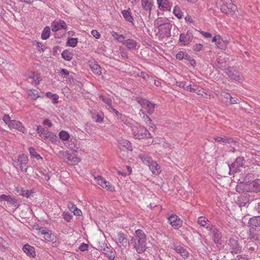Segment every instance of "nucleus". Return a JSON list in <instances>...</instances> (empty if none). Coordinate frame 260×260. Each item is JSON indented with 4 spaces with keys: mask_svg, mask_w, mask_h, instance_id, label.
<instances>
[{
    "mask_svg": "<svg viewBox=\"0 0 260 260\" xmlns=\"http://www.w3.org/2000/svg\"><path fill=\"white\" fill-rule=\"evenodd\" d=\"M129 243L135 248L138 253H142L146 249V235L142 230H137L135 236L132 237Z\"/></svg>",
    "mask_w": 260,
    "mask_h": 260,
    "instance_id": "nucleus-1",
    "label": "nucleus"
},
{
    "mask_svg": "<svg viewBox=\"0 0 260 260\" xmlns=\"http://www.w3.org/2000/svg\"><path fill=\"white\" fill-rule=\"evenodd\" d=\"M226 250L232 254H238L241 251L242 247L238 242V238H230L225 244Z\"/></svg>",
    "mask_w": 260,
    "mask_h": 260,
    "instance_id": "nucleus-2",
    "label": "nucleus"
},
{
    "mask_svg": "<svg viewBox=\"0 0 260 260\" xmlns=\"http://www.w3.org/2000/svg\"><path fill=\"white\" fill-rule=\"evenodd\" d=\"M225 73L231 79L239 83H242L244 80V77L237 71L235 67L229 66Z\"/></svg>",
    "mask_w": 260,
    "mask_h": 260,
    "instance_id": "nucleus-3",
    "label": "nucleus"
},
{
    "mask_svg": "<svg viewBox=\"0 0 260 260\" xmlns=\"http://www.w3.org/2000/svg\"><path fill=\"white\" fill-rule=\"evenodd\" d=\"M137 102L144 109L147 110L148 114L151 115L154 112L155 104L145 99L137 97Z\"/></svg>",
    "mask_w": 260,
    "mask_h": 260,
    "instance_id": "nucleus-4",
    "label": "nucleus"
},
{
    "mask_svg": "<svg viewBox=\"0 0 260 260\" xmlns=\"http://www.w3.org/2000/svg\"><path fill=\"white\" fill-rule=\"evenodd\" d=\"M132 133L134 137L138 139L151 137V134L143 126H140L139 127H134L132 128Z\"/></svg>",
    "mask_w": 260,
    "mask_h": 260,
    "instance_id": "nucleus-5",
    "label": "nucleus"
},
{
    "mask_svg": "<svg viewBox=\"0 0 260 260\" xmlns=\"http://www.w3.org/2000/svg\"><path fill=\"white\" fill-rule=\"evenodd\" d=\"M243 189L247 192H257L260 191V180H256L251 182L243 184Z\"/></svg>",
    "mask_w": 260,
    "mask_h": 260,
    "instance_id": "nucleus-6",
    "label": "nucleus"
},
{
    "mask_svg": "<svg viewBox=\"0 0 260 260\" xmlns=\"http://www.w3.org/2000/svg\"><path fill=\"white\" fill-rule=\"evenodd\" d=\"M28 161L27 156L22 154L19 156L17 160L14 161L13 165L15 167H19L22 171L26 172L27 170Z\"/></svg>",
    "mask_w": 260,
    "mask_h": 260,
    "instance_id": "nucleus-7",
    "label": "nucleus"
},
{
    "mask_svg": "<svg viewBox=\"0 0 260 260\" xmlns=\"http://www.w3.org/2000/svg\"><path fill=\"white\" fill-rule=\"evenodd\" d=\"M64 160L70 165H75L79 163L81 159L79 157H74L67 151L60 152Z\"/></svg>",
    "mask_w": 260,
    "mask_h": 260,
    "instance_id": "nucleus-8",
    "label": "nucleus"
},
{
    "mask_svg": "<svg viewBox=\"0 0 260 260\" xmlns=\"http://www.w3.org/2000/svg\"><path fill=\"white\" fill-rule=\"evenodd\" d=\"M94 179L96 181V183L103 188L111 191L114 190V187L110 182L106 181L102 176H94Z\"/></svg>",
    "mask_w": 260,
    "mask_h": 260,
    "instance_id": "nucleus-9",
    "label": "nucleus"
},
{
    "mask_svg": "<svg viewBox=\"0 0 260 260\" xmlns=\"http://www.w3.org/2000/svg\"><path fill=\"white\" fill-rule=\"evenodd\" d=\"M244 159L243 157H238L236 158L235 161L232 164L231 166L228 165L229 169L230 170L229 174H231V172H236L238 170L239 168L242 167L244 165Z\"/></svg>",
    "mask_w": 260,
    "mask_h": 260,
    "instance_id": "nucleus-10",
    "label": "nucleus"
},
{
    "mask_svg": "<svg viewBox=\"0 0 260 260\" xmlns=\"http://www.w3.org/2000/svg\"><path fill=\"white\" fill-rule=\"evenodd\" d=\"M172 25L169 22H164V24L158 28L160 36L162 37H169L171 36Z\"/></svg>",
    "mask_w": 260,
    "mask_h": 260,
    "instance_id": "nucleus-11",
    "label": "nucleus"
},
{
    "mask_svg": "<svg viewBox=\"0 0 260 260\" xmlns=\"http://www.w3.org/2000/svg\"><path fill=\"white\" fill-rule=\"evenodd\" d=\"M220 10L222 13L227 15L233 16L237 10V7L232 2L226 6H221Z\"/></svg>",
    "mask_w": 260,
    "mask_h": 260,
    "instance_id": "nucleus-12",
    "label": "nucleus"
},
{
    "mask_svg": "<svg viewBox=\"0 0 260 260\" xmlns=\"http://www.w3.org/2000/svg\"><path fill=\"white\" fill-rule=\"evenodd\" d=\"M67 28V26L66 22L62 20H55L51 24V30L55 32L61 29H66Z\"/></svg>",
    "mask_w": 260,
    "mask_h": 260,
    "instance_id": "nucleus-13",
    "label": "nucleus"
},
{
    "mask_svg": "<svg viewBox=\"0 0 260 260\" xmlns=\"http://www.w3.org/2000/svg\"><path fill=\"white\" fill-rule=\"evenodd\" d=\"M209 230L211 231V233L212 234V237L214 242L217 244L218 246L221 245L222 243L220 240L221 238V234L219 231L216 229L213 228V226H212L211 229H209Z\"/></svg>",
    "mask_w": 260,
    "mask_h": 260,
    "instance_id": "nucleus-14",
    "label": "nucleus"
},
{
    "mask_svg": "<svg viewBox=\"0 0 260 260\" xmlns=\"http://www.w3.org/2000/svg\"><path fill=\"white\" fill-rule=\"evenodd\" d=\"M170 223L175 229H178L181 226L182 221L176 215L172 214L168 218Z\"/></svg>",
    "mask_w": 260,
    "mask_h": 260,
    "instance_id": "nucleus-15",
    "label": "nucleus"
},
{
    "mask_svg": "<svg viewBox=\"0 0 260 260\" xmlns=\"http://www.w3.org/2000/svg\"><path fill=\"white\" fill-rule=\"evenodd\" d=\"M8 126L10 128L16 129L22 133H24L25 131V128L23 126L21 122L15 120H12V121H11V123L9 124Z\"/></svg>",
    "mask_w": 260,
    "mask_h": 260,
    "instance_id": "nucleus-16",
    "label": "nucleus"
},
{
    "mask_svg": "<svg viewBox=\"0 0 260 260\" xmlns=\"http://www.w3.org/2000/svg\"><path fill=\"white\" fill-rule=\"evenodd\" d=\"M192 36L188 31L186 34H181L180 36L179 41L184 45L189 44L192 41Z\"/></svg>",
    "mask_w": 260,
    "mask_h": 260,
    "instance_id": "nucleus-17",
    "label": "nucleus"
},
{
    "mask_svg": "<svg viewBox=\"0 0 260 260\" xmlns=\"http://www.w3.org/2000/svg\"><path fill=\"white\" fill-rule=\"evenodd\" d=\"M217 67L220 69V70L225 71L227 68L229 67V64L227 61L225 60V59L220 57L217 60V62L216 64Z\"/></svg>",
    "mask_w": 260,
    "mask_h": 260,
    "instance_id": "nucleus-18",
    "label": "nucleus"
},
{
    "mask_svg": "<svg viewBox=\"0 0 260 260\" xmlns=\"http://www.w3.org/2000/svg\"><path fill=\"white\" fill-rule=\"evenodd\" d=\"M24 252L27 255L34 257L36 256V252L34 247L30 246L29 245L26 244L23 247Z\"/></svg>",
    "mask_w": 260,
    "mask_h": 260,
    "instance_id": "nucleus-19",
    "label": "nucleus"
},
{
    "mask_svg": "<svg viewBox=\"0 0 260 260\" xmlns=\"http://www.w3.org/2000/svg\"><path fill=\"white\" fill-rule=\"evenodd\" d=\"M248 223L252 229L260 228V216L251 218L248 221Z\"/></svg>",
    "mask_w": 260,
    "mask_h": 260,
    "instance_id": "nucleus-20",
    "label": "nucleus"
},
{
    "mask_svg": "<svg viewBox=\"0 0 260 260\" xmlns=\"http://www.w3.org/2000/svg\"><path fill=\"white\" fill-rule=\"evenodd\" d=\"M117 241L124 247H125L128 243L126 236L122 232H119L117 234Z\"/></svg>",
    "mask_w": 260,
    "mask_h": 260,
    "instance_id": "nucleus-21",
    "label": "nucleus"
},
{
    "mask_svg": "<svg viewBox=\"0 0 260 260\" xmlns=\"http://www.w3.org/2000/svg\"><path fill=\"white\" fill-rule=\"evenodd\" d=\"M198 223L201 226L206 227L208 230L211 229V228L212 226L209 220L203 216L198 218Z\"/></svg>",
    "mask_w": 260,
    "mask_h": 260,
    "instance_id": "nucleus-22",
    "label": "nucleus"
},
{
    "mask_svg": "<svg viewBox=\"0 0 260 260\" xmlns=\"http://www.w3.org/2000/svg\"><path fill=\"white\" fill-rule=\"evenodd\" d=\"M148 167L154 174H158L160 172V167L156 161L153 160Z\"/></svg>",
    "mask_w": 260,
    "mask_h": 260,
    "instance_id": "nucleus-23",
    "label": "nucleus"
},
{
    "mask_svg": "<svg viewBox=\"0 0 260 260\" xmlns=\"http://www.w3.org/2000/svg\"><path fill=\"white\" fill-rule=\"evenodd\" d=\"M175 250L178 253L180 254V255L184 258H187L188 257L189 253L187 251V250L184 249L183 247L178 246L174 247Z\"/></svg>",
    "mask_w": 260,
    "mask_h": 260,
    "instance_id": "nucleus-24",
    "label": "nucleus"
},
{
    "mask_svg": "<svg viewBox=\"0 0 260 260\" xmlns=\"http://www.w3.org/2000/svg\"><path fill=\"white\" fill-rule=\"evenodd\" d=\"M41 138L46 141H51L55 139L56 136L51 132L46 131L43 134H41Z\"/></svg>",
    "mask_w": 260,
    "mask_h": 260,
    "instance_id": "nucleus-25",
    "label": "nucleus"
},
{
    "mask_svg": "<svg viewBox=\"0 0 260 260\" xmlns=\"http://www.w3.org/2000/svg\"><path fill=\"white\" fill-rule=\"evenodd\" d=\"M137 42L133 40V39H127L124 42V45L126 46V47L128 49H136L137 46Z\"/></svg>",
    "mask_w": 260,
    "mask_h": 260,
    "instance_id": "nucleus-26",
    "label": "nucleus"
},
{
    "mask_svg": "<svg viewBox=\"0 0 260 260\" xmlns=\"http://www.w3.org/2000/svg\"><path fill=\"white\" fill-rule=\"evenodd\" d=\"M103 253L106 255L109 260H114L115 254L110 248L108 247L103 250Z\"/></svg>",
    "mask_w": 260,
    "mask_h": 260,
    "instance_id": "nucleus-27",
    "label": "nucleus"
},
{
    "mask_svg": "<svg viewBox=\"0 0 260 260\" xmlns=\"http://www.w3.org/2000/svg\"><path fill=\"white\" fill-rule=\"evenodd\" d=\"M139 157L141 159L144 164L147 165L148 166L153 161L152 158L148 155L146 154H140L139 155Z\"/></svg>",
    "mask_w": 260,
    "mask_h": 260,
    "instance_id": "nucleus-28",
    "label": "nucleus"
},
{
    "mask_svg": "<svg viewBox=\"0 0 260 260\" xmlns=\"http://www.w3.org/2000/svg\"><path fill=\"white\" fill-rule=\"evenodd\" d=\"M28 80L30 83H34L36 85L38 84L40 82L38 75L34 73H31L28 75Z\"/></svg>",
    "mask_w": 260,
    "mask_h": 260,
    "instance_id": "nucleus-29",
    "label": "nucleus"
},
{
    "mask_svg": "<svg viewBox=\"0 0 260 260\" xmlns=\"http://www.w3.org/2000/svg\"><path fill=\"white\" fill-rule=\"evenodd\" d=\"M141 2L143 9L145 11H149L150 13L152 6L151 0H142Z\"/></svg>",
    "mask_w": 260,
    "mask_h": 260,
    "instance_id": "nucleus-30",
    "label": "nucleus"
},
{
    "mask_svg": "<svg viewBox=\"0 0 260 260\" xmlns=\"http://www.w3.org/2000/svg\"><path fill=\"white\" fill-rule=\"evenodd\" d=\"M190 91L195 92L198 95H203L204 90L203 88L199 87L198 85L193 84L192 87H190Z\"/></svg>",
    "mask_w": 260,
    "mask_h": 260,
    "instance_id": "nucleus-31",
    "label": "nucleus"
},
{
    "mask_svg": "<svg viewBox=\"0 0 260 260\" xmlns=\"http://www.w3.org/2000/svg\"><path fill=\"white\" fill-rule=\"evenodd\" d=\"M68 148L74 152H78L80 147L79 144L75 143V141H70L68 144Z\"/></svg>",
    "mask_w": 260,
    "mask_h": 260,
    "instance_id": "nucleus-32",
    "label": "nucleus"
},
{
    "mask_svg": "<svg viewBox=\"0 0 260 260\" xmlns=\"http://www.w3.org/2000/svg\"><path fill=\"white\" fill-rule=\"evenodd\" d=\"M122 14L124 19L130 22H133V18L132 17L131 13L128 10H123L122 11Z\"/></svg>",
    "mask_w": 260,
    "mask_h": 260,
    "instance_id": "nucleus-33",
    "label": "nucleus"
},
{
    "mask_svg": "<svg viewBox=\"0 0 260 260\" xmlns=\"http://www.w3.org/2000/svg\"><path fill=\"white\" fill-rule=\"evenodd\" d=\"M50 34V28L49 26H46L44 28L42 34V38L43 40H46L49 38Z\"/></svg>",
    "mask_w": 260,
    "mask_h": 260,
    "instance_id": "nucleus-34",
    "label": "nucleus"
},
{
    "mask_svg": "<svg viewBox=\"0 0 260 260\" xmlns=\"http://www.w3.org/2000/svg\"><path fill=\"white\" fill-rule=\"evenodd\" d=\"M62 57L66 60L70 61L73 57V54L67 50L63 51L61 53Z\"/></svg>",
    "mask_w": 260,
    "mask_h": 260,
    "instance_id": "nucleus-35",
    "label": "nucleus"
},
{
    "mask_svg": "<svg viewBox=\"0 0 260 260\" xmlns=\"http://www.w3.org/2000/svg\"><path fill=\"white\" fill-rule=\"evenodd\" d=\"M246 248H247L248 251L250 253H251L257 249V245L253 242H249L246 245Z\"/></svg>",
    "mask_w": 260,
    "mask_h": 260,
    "instance_id": "nucleus-36",
    "label": "nucleus"
},
{
    "mask_svg": "<svg viewBox=\"0 0 260 260\" xmlns=\"http://www.w3.org/2000/svg\"><path fill=\"white\" fill-rule=\"evenodd\" d=\"M139 114L146 124H148V122H151L150 118L145 113L144 111L141 110L140 111Z\"/></svg>",
    "mask_w": 260,
    "mask_h": 260,
    "instance_id": "nucleus-37",
    "label": "nucleus"
},
{
    "mask_svg": "<svg viewBox=\"0 0 260 260\" xmlns=\"http://www.w3.org/2000/svg\"><path fill=\"white\" fill-rule=\"evenodd\" d=\"M78 43V39L74 38H69L67 42V45L69 46L74 47L76 46Z\"/></svg>",
    "mask_w": 260,
    "mask_h": 260,
    "instance_id": "nucleus-38",
    "label": "nucleus"
},
{
    "mask_svg": "<svg viewBox=\"0 0 260 260\" xmlns=\"http://www.w3.org/2000/svg\"><path fill=\"white\" fill-rule=\"evenodd\" d=\"M59 136L63 141L68 140L70 138L69 133L64 131H62L59 133Z\"/></svg>",
    "mask_w": 260,
    "mask_h": 260,
    "instance_id": "nucleus-39",
    "label": "nucleus"
},
{
    "mask_svg": "<svg viewBox=\"0 0 260 260\" xmlns=\"http://www.w3.org/2000/svg\"><path fill=\"white\" fill-rule=\"evenodd\" d=\"M173 13L178 18L180 19L182 18V12L180 11L179 7L176 6L174 7Z\"/></svg>",
    "mask_w": 260,
    "mask_h": 260,
    "instance_id": "nucleus-40",
    "label": "nucleus"
},
{
    "mask_svg": "<svg viewBox=\"0 0 260 260\" xmlns=\"http://www.w3.org/2000/svg\"><path fill=\"white\" fill-rule=\"evenodd\" d=\"M161 3L158 4L159 7L161 8H166L168 9L170 7L169 0H162Z\"/></svg>",
    "mask_w": 260,
    "mask_h": 260,
    "instance_id": "nucleus-41",
    "label": "nucleus"
},
{
    "mask_svg": "<svg viewBox=\"0 0 260 260\" xmlns=\"http://www.w3.org/2000/svg\"><path fill=\"white\" fill-rule=\"evenodd\" d=\"M167 20L164 19L162 18H158L155 20L154 25H156L159 28L161 25L164 24V22H167Z\"/></svg>",
    "mask_w": 260,
    "mask_h": 260,
    "instance_id": "nucleus-42",
    "label": "nucleus"
},
{
    "mask_svg": "<svg viewBox=\"0 0 260 260\" xmlns=\"http://www.w3.org/2000/svg\"><path fill=\"white\" fill-rule=\"evenodd\" d=\"M218 48L224 49L225 48V45L220 37L218 38L216 43Z\"/></svg>",
    "mask_w": 260,
    "mask_h": 260,
    "instance_id": "nucleus-43",
    "label": "nucleus"
},
{
    "mask_svg": "<svg viewBox=\"0 0 260 260\" xmlns=\"http://www.w3.org/2000/svg\"><path fill=\"white\" fill-rule=\"evenodd\" d=\"M29 153L30 155L32 156L35 157L37 159H42L41 156L38 154L36 151L35 149L34 148H29Z\"/></svg>",
    "mask_w": 260,
    "mask_h": 260,
    "instance_id": "nucleus-44",
    "label": "nucleus"
},
{
    "mask_svg": "<svg viewBox=\"0 0 260 260\" xmlns=\"http://www.w3.org/2000/svg\"><path fill=\"white\" fill-rule=\"evenodd\" d=\"M28 96L32 100H36L40 96L38 94V93H36V90H30L28 92Z\"/></svg>",
    "mask_w": 260,
    "mask_h": 260,
    "instance_id": "nucleus-45",
    "label": "nucleus"
},
{
    "mask_svg": "<svg viewBox=\"0 0 260 260\" xmlns=\"http://www.w3.org/2000/svg\"><path fill=\"white\" fill-rule=\"evenodd\" d=\"M99 98L104 103L107 104L109 106V107L112 106V101L110 98H106L103 95H100Z\"/></svg>",
    "mask_w": 260,
    "mask_h": 260,
    "instance_id": "nucleus-46",
    "label": "nucleus"
},
{
    "mask_svg": "<svg viewBox=\"0 0 260 260\" xmlns=\"http://www.w3.org/2000/svg\"><path fill=\"white\" fill-rule=\"evenodd\" d=\"M222 96H223L222 100L225 103H227L229 100H230L232 96L229 93L226 92H223L222 93Z\"/></svg>",
    "mask_w": 260,
    "mask_h": 260,
    "instance_id": "nucleus-47",
    "label": "nucleus"
},
{
    "mask_svg": "<svg viewBox=\"0 0 260 260\" xmlns=\"http://www.w3.org/2000/svg\"><path fill=\"white\" fill-rule=\"evenodd\" d=\"M91 68L96 74L100 75L101 74V67L98 64H94Z\"/></svg>",
    "mask_w": 260,
    "mask_h": 260,
    "instance_id": "nucleus-48",
    "label": "nucleus"
},
{
    "mask_svg": "<svg viewBox=\"0 0 260 260\" xmlns=\"http://www.w3.org/2000/svg\"><path fill=\"white\" fill-rule=\"evenodd\" d=\"M62 215L64 220L67 222L70 221L73 217V216L70 213L66 212L63 213Z\"/></svg>",
    "mask_w": 260,
    "mask_h": 260,
    "instance_id": "nucleus-49",
    "label": "nucleus"
},
{
    "mask_svg": "<svg viewBox=\"0 0 260 260\" xmlns=\"http://www.w3.org/2000/svg\"><path fill=\"white\" fill-rule=\"evenodd\" d=\"M123 147L126 148L127 149L129 150H132V146H131V143L127 141V140H124L121 143Z\"/></svg>",
    "mask_w": 260,
    "mask_h": 260,
    "instance_id": "nucleus-50",
    "label": "nucleus"
},
{
    "mask_svg": "<svg viewBox=\"0 0 260 260\" xmlns=\"http://www.w3.org/2000/svg\"><path fill=\"white\" fill-rule=\"evenodd\" d=\"M3 121L8 125L11 123L12 120H11V118L9 115H5L3 118Z\"/></svg>",
    "mask_w": 260,
    "mask_h": 260,
    "instance_id": "nucleus-51",
    "label": "nucleus"
},
{
    "mask_svg": "<svg viewBox=\"0 0 260 260\" xmlns=\"http://www.w3.org/2000/svg\"><path fill=\"white\" fill-rule=\"evenodd\" d=\"M53 237V236L52 235V234L51 233H50V232L48 231H47V232H46V233L44 235V238H45V240H47L48 241H52L53 240V238H52Z\"/></svg>",
    "mask_w": 260,
    "mask_h": 260,
    "instance_id": "nucleus-52",
    "label": "nucleus"
},
{
    "mask_svg": "<svg viewBox=\"0 0 260 260\" xmlns=\"http://www.w3.org/2000/svg\"><path fill=\"white\" fill-rule=\"evenodd\" d=\"M256 236V234L254 232V229H251L249 230V233H248V237L250 239L254 238Z\"/></svg>",
    "mask_w": 260,
    "mask_h": 260,
    "instance_id": "nucleus-53",
    "label": "nucleus"
},
{
    "mask_svg": "<svg viewBox=\"0 0 260 260\" xmlns=\"http://www.w3.org/2000/svg\"><path fill=\"white\" fill-rule=\"evenodd\" d=\"M203 47V45L201 44H197L193 46V49L194 51H199L202 50Z\"/></svg>",
    "mask_w": 260,
    "mask_h": 260,
    "instance_id": "nucleus-54",
    "label": "nucleus"
},
{
    "mask_svg": "<svg viewBox=\"0 0 260 260\" xmlns=\"http://www.w3.org/2000/svg\"><path fill=\"white\" fill-rule=\"evenodd\" d=\"M37 131L40 137L41 136V134H43V133L45 132L44 128L40 125L37 127Z\"/></svg>",
    "mask_w": 260,
    "mask_h": 260,
    "instance_id": "nucleus-55",
    "label": "nucleus"
},
{
    "mask_svg": "<svg viewBox=\"0 0 260 260\" xmlns=\"http://www.w3.org/2000/svg\"><path fill=\"white\" fill-rule=\"evenodd\" d=\"M11 197L10 196H7L6 194L0 195V200L6 201L8 202H9L10 199H11Z\"/></svg>",
    "mask_w": 260,
    "mask_h": 260,
    "instance_id": "nucleus-56",
    "label": "nucleus"
},
{
    "mask_svg": "<svg viewBox=\"0 0 260 260\" xmlns=\"http://www.w3.org/2000/svg\"><path fill=\"white\" fill-rule=\"evenodd\" d=\"M92 35L95 37L96 39H99L100 38L101 35L100 33L96 30H92L91 32Z\"/></svg>",
    "mask_w": 260,
    "mask_h": 260,
    "instance_id": "nucleus-57",
    "label": "nucleus"
},
{
    "mask_svg": "<svg viewBox=\"0 0 260 260\" xmlns=\"http://www.w3.org/2000/svg\"><path fill=\"white\" fill-rule=\"evenodd\" d=\"M116 39L119 42L122 43L124 44V42L125 41V37L122 35H119L116 38Z\"/></svg>",
    "mask_w": 260,
    "mask_h": 260,
    "instance_id": "nucleus-58",
    "label": "nucleus"
},
{
    "mask_svg": "<svg viewBox=\"0 0 260 260\" xmlns=\"http://www.w3.org/2000/svg\"><path fill=\"white\" fill-rule=\"evenodd\" d=\"M224 143H228V144H231V143H234L235 144H237V142L236 141L233 140L231 138H224Z\"/></svg>",
    "mask_w": 260,
    "mask_h": 260,
    "instance_id": "nucleus-59",
    "label": "nucleus"
},
{
    "mask_svg": "<svg viewBox=\"0 0 260 260\" xmlns=\"http://www.w3.org/2000/svg\"><path fill=\"white\" fill-rule=\"evenodd\" d=\"M30 193L29 192L28 190H21V195L23 197H29L30 195Z\"/></svg>",
    "mask_w": 260,
    "mask_h": 260,
    "instance_id": "nucleus-60",
    "label": "nucleus"
},
{
    "mask_svg": "<svg viewBox=\"0 0 260 260\" xmlns=\"http://www.w3.org/2000/svg\"><path fill=\"white\" fill-rule=\"evenodd\" d=\"M68 208L71 211L73 212L75 208L77 207L74 204L71 202H69L68 205Z\"/></svg>",
    "mask_w": 260,
    "mask_h": 260,
    "instance_id": "nucleus-61",
    "label": "nucleus"
},
{
    "mask_svg": "<svg viewBox=\"0 0 260 260\" xmlns=\"http://www.w3.org/2000/svg\"><path fill=\"white\" fill-rule=\"evenodd\" d=\"M88 246L87 244L82 243L79 247V249L82 251H84L87 249Z\"/></svg>",
    "mask_w": 260,
    "mask_h": 260,
    "instance_id": "nucleus-62",
    "label": "nucleus"
},
{
    "mask_svg": "<svg viewBox=\"0 0 260 260\" xmlns=\"http://www.w3.org/2000/svg\"><path fill=\"white\" fill-rule=\"evenodd\" d=\"M184 52L183 51H180L176 54V58L178 59H182L184 57Z\"/></svg>",
    "mask_w": 260,
    "mask_h": 260,
    "instance_id": "nucleus-63",
    "label": "nucleus"
},
{
    "mask_svg": "<svg viewBox=\"0 0 260 260\" xmlns=\"http://www.w3.org/2000/svg\"><path fill=\"white\" fill-rule=\"evenodd\" d=\"M248 257L246 255H238L237 256L236 260H247Z\"/></svg>",
    "mask_w": 260,
    "mask_h": 260,
    "instance_id": "nucleus-64",
    "label": "nucleus"
}]
</instances>
